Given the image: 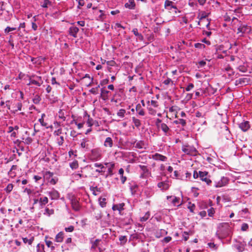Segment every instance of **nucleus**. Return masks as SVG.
I'll list each match as a JSON object with an SVG mask.
<instances>
[{
    "label": "nucleus",
    "instance_id": "obj_40",
    "mask_svg": "<svg viewBox=\"0 0 252 252\" xmlns=\"http://www.w3.org/2000/svg\"><path fill=\"white\" fill-rule=\"evenodd\" d=\"M126 111L124 109H120L118 112H117V115L120 117L121 118H123L125 117V114L126 113Z\"/></svg>",
    "mask_w": 252,
    "mask_h": 252
},
{
    "label": "nucleus",
    "instance_id": "obj_29",
    "mask_svg": "<svg viewBox=\"0 0 252 252\" xmlns=\"http://www.w3.org/2000/svg\"><path fill=\"white\" fill-rule=\"evenodd\" d=\"M161 130L164 132L165 135H167L168 132L169 131V128L166 124L162 123L160 124V126Z\"/></svg>",
    "mask_w": 252,
    "mask_h": 252
},
{
    "label": "nucleus",
    "instance_id": "obj_31",
    "mask_svg": "<svg viewBox=\"0 0 252 252\" xmlns=\"http://www.w3.org/2000/svg\"><path fill=\"white\" fill-rule=\"evenodd\" d=\"M174 123L175 124H180L183 126H184L186 125V121L185 120L183 119H179L177 120H175L174 121Z\"/></svg>",
    "mask_w": 252,
    "mask_h": 252
},
{
    "label": "nucleus",
    "instance_id": "obj_48",
    "mask_svg": "<svg viewBox=\"0 0 252 252\" xmlns=\"http://www.w3.org/2000/svg\"><path fill=\"white\" fill-rule=\"evenodd\" d=\"M64 230L66 232H71L74 230V227L73 225H70L68 227H65Z\"/></svg>",
    "mask_w": 252,
    "mask_h": 252
},
{
    "label": "nucleus",
    "instance_id": "obj_36",
    "mask_svg": "<svg viewBox=\"0 0 252 252\" xmlns=\"http://www.w3.org/2000/svg\"><path fill=\"white\" fill-rule=\"evenodd\" d=\"M99 203L100 206L103 208L106 206V198H99Z\"/></svg>",
    "mask_w": 252,
    "mask_h": 252
},
{
    "label": "nucleus",
    "instance_id": "obj_51",
    "mask_svg": "<svg viewBox=\"0 0 252 252\" xmlns=\"http://www.w3.org/2000/svg\"><path fill=\"white\" fill-rule=\"evenodd\" d=\"M51 4V2L49 0H44L43 3L41 5V6L44 8L48 7V5Z\"/></svg>",
    "mask_w": 252,
    "mask_h": 252
},
{
    "label": "nucleus",
    "instance_id": "obj_32",
    "mask_svg": "<svg viewBox=\"0 0 252 252\" xmlns=\"http://www.w3.org/2000/svg\"><path fill=\"white\" fill-rule=\"evenodd\" d=\"M145 146V143L143 141H139L135 144V148L142 149Z\"/></svg>",
    "mask_w": 252,
    "mask_h": 252
},
{
    "label": "nucleus",
    "instance_id": "obj_21",
    "mask_svg": "<svg viewBox=\"0 0 252 252\" xmlns=\"http://www.w3.org/2000/svg\"><path fill=\"white\" fill-rule=\"evenodd\" d=\"M248 79L247 78H241L235 81L236 85H245L248 83Z\"/></svg>",
    "mask_w": 252,
    "mask_h": 252
},
{
    "label": "nucleus",
    "instance_id": "obj_62",
    "mask_svg": "<svg viewBox=\"0 0 252 252\" xmlns=\"http://www.w3.org/2000/svg\"><path fill=\"white\" fill-rule=\"evenodd\" d=\"M100 91H101V94H108L109 93V91H108L106 90V88L105 87L102 88L100 89Z\"/></svg>",
    "mask_w": 252,
    "mask_h": 252
},
{
    "label": "nucleus",
    "instance_id": "obj_26",
    "mask_svg": "<svg viewBox=\"0 0 252 252\" xmlns=\"http://www.w3.org/2000/svg\"><path fill=\"white\" fill-rule=\"evenodd\" d=\"M104 145L105 147H112L113 146V140L111 137H108L106 138Z\"/></svg>",
    "mask_w": 252,
    "mask_h": 252
},
{
    "label": "nucleus",
    "instance_id": "obj_60",
    "mask_svg": "<svg viewBox=\"0 0 252 252\" xmlns=\"http://www.w3.org/2000/svg\"><path fill=\"white\" fill-rule=\"evenodd\" d=\"M189 235V233L188 232H184V233H183V237H184V239L185 240V241H187L188 239H189V236L188 235Z\"/></svg>",
    "mask_w": 252,
    "mask_h": 252
},
{
    "label": "nucleus",
    "instance_id": "obj_20",
    "mask_svg": "<svg viewBox=\"0 0 252 252\" xmlns=\"http://www.w3.org/2000/svg\"><path fill=\"white\" fill-rule=\"evenodd\" d=\"M124 203H120L119 204L114 205L112 207V209L114 211L118 210L119 214L122 215L121 212L124 210Z\"/></svg>",
    "mask_w": 252,
    "mask_h": 252
},
{
    "label": "nucleus",
    "instance_id": "obj_2",
    "mask_svg": "<svg viewBox=\"0 0 252 252\" xmlns=\"http://www.w3.org/2000/svg\"><path fill=\"white\" fill-rule=\"evenodd\" d=\"M182 150L186 154L192 156H196L198 152L194 147L189 145H183Z\"/></svg>",
    "mask_w": 252,
    "mask_h": 252
},
{
    "label": "nucleus",
    "instance_id": "obj_61",
    "mask_svg": "<svg viewBox=\"0 0 252 252\" xmlns=\"http://www.w3.org/2000/svg\"><path fill=\"white\" fill-rule=\"evenodd\" d=\"M172 238L170 236H167V237H165L163 240H162V242H165V243H168L171 240Z\"/></svg>",
    "mask_w": 252,
    "mask_h": 252
},
{
    "label": "nucleus",
    "instance_id": "obj_47",
    "mask_svg": "<svg viewBox=\"0 0 252 252\" xmlns=\"http://www.w3.org/2000/svg\"><path fill=\"white\" fill-rule=\"evenodd\" d=\"M99 12L100 13V15L98 16V19H97V20H99V21H103V19H104V14H103V11L101 10H99Z\"/></svg>",
    "mask_w": 252,
    "mask_h": 252
},
{
    "label": "nucleus",
    "instance_id": "obj_28",
    "mask_svg": "<svg viewBox=\"0 0 252 252\" xmlns=\"http://www.w3.org/2000/svg\"><path fill=\"white\" fill-rule=\"evenodd\" d=\"M136 111L138 114L140 116H144L145 115V112L142 108L140 104H138L136 106Z\"/></svg>",
    "mask_w": 252,
    "mask_h": 252
},
{
    "label": "nucleus",
    "instance_id": "obj_3",
    "mask_svg": "<svg viewBox=\"0 0 252 252\" xmlns=\"http://www.w3.org/2000/svg\"><path fill=\"white\" fill-rule=\"evenodd\" d=\"M29 85H35L37 86H40L43 83L41 77L35 75H32L29 78Z\"/></svg>",
    "mask_w": 252,
    "mask_h": 252
},
{
    "label": "nucleus",
    "instance_id": "obj_11",
    "mask_svg": "<svg viewBox=\"0 0 252 252\" xmlns=\"http://www.w3.org/2000/svg\"><path fill=\"white\" fill-rule=\"evenodd\" d=\"M105 165L109 167L108 169V174L106 176V178L108 176H112L114 174L113 170L115 167V164L113 162H106L105 163Z\"/></svg>",
    "mask_w": 252,
    "mask_h": 252
},
{
    "label": "nucleus",
    "instance_id": "obj_50",
    "mask_svg": "<svg viewBox=\"0 0 252 252\" xmlns=\"http://www.w3.org/2000/svg\"><path fill=\"white\" fill-rule=\"evenodd\" d=\"M33 100V102L35 103V104H37L39 102V101H40L41 99L40 98V96L39 95H35V98H33L32 99Z\"/></svg>",
    "mask_w": 252,
    "mask_h": 252
},
{
    "label": "nucleus",
    "instance_id": "obj_53",
    "mask_svg": "<svg viewBox=\"0 0 252 252\" xmlns=\"http://www.w3.org/2000/svg\"><path fill=\"white\" fill-rule=\"evenodd\" d=\"M208 215L210 217H212L215 213V210L213 208H211L208 210Z\"/></svg>",
    "mask_w": 252,
    "mask_h": 252
},
{
    "label": "nucleus",
    "instance_id": "obj_6",
    "mask_svg": "<svg viewBox=\"0 0 252 252\" xmlns=\"http://www.w3.org/2000/svg\"><path fill=\"white\" fill-rule=\"evenodd\" d=\"M71 204L72 208L75 211H79L80 209V206L79 203L78 199L75 197H72L71 199Z\"/></svg>",
    "mask_w": 252,
    "mask_h": 252
},
{
    "label": "nucleus",
    "instance_id": "obj_52",
    "mask_svg": "<svg viewBox=\"0 0 252 252\" xmlns=\"http://www.w3.org/2000/svg\"><path fill=\"white\" fill-rule=\"evenodd\" d=\"M249 228V225L247 223H244L241 226V230L242 231H247Z\"/></svg>",
    "mask_w": 252,
    "mask_h": 252
},
{
    "label": "nucleus",
    "instance_id": "obj_59",
    "mask_svg": "<svg viewBox=\"0 0 252 252\" xmlns=\"http://www.w3.org/2000/svg\"><path fill=\"white\" fill-rule=\"evenodd\" d=\"M206 62L204 61H201L198 62V67H202L206 65Z\"/></svg>",
    "mask_w": 252,
    "mask_h": 252
},
{
    "label": "nucleus",
    "instance_id": "obj_34",
    "mask_svg": "<svg viewBox=\"0 0 252 252\" xmlns=\"http://www.w3.org/2000/svg\"><path fill=\"white\" fill-rule=\"evenodd\" d=\"M209 13H207L205 11H202L200 12L198 16V18L199 19V20H201L204 18H205L208 17Z\"/></svg>",
    "mask_w": 252,
    "mask_h": 252
},
{
    "label": "nucleus",
    "instance_id": "obj_49",
    "mask_svg": "<svg viewBox=\"0 0 252 252\" xmlns=\"http://www.w3.org/2000/svg\"><path fill=\"white\" fill-rule=\"evenodd\" d=\"M194 46L196 48H200V49H204L205 47V46L204 44L200 43H195L194 45Z\"/></svg>",
    "mask_w": 252,
    "mask_h": 252
},
{
    "label": "nucleus",
    "instance_id": "obj_17",
    "mask_svg": "<svg viewBox=\"0 0 252 252\" xmlns=\"http://www.w3.org/2000/svg\"><path fill=\"white\" fill-rule=\"evenodd\" d=\"M173 2L169 0H166L164 2V7L169 10H171L172 8L177 9L176 5L173 4Z\"/></svg>",
    "mask_w": 252,
    "mask_h": 252
},
{
    "label": "nucleus",
    "instance_id": "obj_58",
    "mask_svg": "<svg viewBox=\"0 0 252 252\" xmlns=\"http://www.w3.org/2000/svg\"><path fill=\"white\" fill-rule=\"evenodd\" d=\"M194 87V85L192 83L189 84V85L186 88V90L187 91H189L191 89H192Z\"/></svg>",
    "mask_w": 252,
    "mask_h": 252
},
{
    "label": "nucleus",
    "instance_id": "obj_44",
    "mask_svg": "<svg viewBox=\"0 0 252 252\" xmlns=\"http://www.w3.org/2000/svg\"><path fill=\"white\" fill-rule=\"evenodd\" d=\"M54 213V210L52 209H49V208H46L45 209L44 214L47 215L48 216H50Z\"/></svg>",
    "mask_w": 252,
    "mask_h": 252
},
{
    "label": "nucleus",
    "instance_id": "obj_16",
    "mask_svg": "<svg viewBox=\"0 0 252 252\" xmlns=\"http://www.w3.org/2000/svg\"><path fill=\"white\" fill-rule=\"evenodd\" d=\"M48 178H49V181L48 182L52 185H55L57 182V181H58V179L57 178H53V173L50 172V171H48V172H46V174H45Z\"/></svg>",
    "mask_w": 252,
    "mask_h": 252
},
{
    "label": "nucleus",
    "instance_id": "obj_15",
    "mask_svg": "<svg viewBox=\"0 0 252 252\" xmlns=\"http://www.w3.org/2000/svg\"><path fill=\"white\" fill-rule=\"evenodd\" d=\"M157 186L158 188H160L162 191L166 190L168 189L169 188V185L168 184V182L167 181L159 182Z\"/></svg>",
    "mask_w": 252,
    "mask_h": 252
},
{
    "label": "nucleus",
    "instance_id": "obj_37",
    "mask_svg": "<svg viewBox=\"0 0 252 252\" xmlns=\"http://www.w3.org/2000/svg\"><path fill=\"white\" fill-rule=\"evenodd\" d=\"M100 240L96 239L94 242L91 241V243L92 244V246L91 247L92 249H95L98 246L99 243L100 242Z\"/></svg>",
    "mask_w": 252,
    "mask_h": 252
},
{
    "label": "nucleus",
    "instance_id": "obj_18",
    "mask_svg": "<svg viewBox=\"0 0 252 252\" xmlns=\"http://www.w3.org/2000/svg\"><path fill=\"white\" fill-rule=\"evenodd\" d=\"M94 166L95 167H98V169H97L95 170V172H98L99 173H100V174H102L105 172L104 169L105 168L103 165L102 164L99 163H95L94 164Z\"/></svg>",
    "mask_w": 252,
    "mask_h": 252
},
{
    "label": "nucleus",
    "instance_id": "obj_4",
    "mask_svg": "<svg viewBox=\"0 0 252 252\" xmlns=\"http://www.w3.org/2000/svg\"><path fill=\"white\" fill-rule=\"evenodd\" d=\"M199 175H200V180L205 182L207 185H210L211 184L212 181L210 179V176L208 172L199 171Z\"/></svg>",
    "mask_w": 252,
    "mask_h": 252
},
{
    "label": "nucleus",
    "instance_id": "obj_1",
    "mask_svg": "<svg viewBox=\"0 0 252 252\" xmlns=\"http://www.w3.org/2000/svg\"><path fill=\"white\" fill-rule=\"evenodd\" d=\"M230 228L228 223L224 222L220 223L218 227L216 235L220 239L225 238L229 235Z\"/></svg>",
    "mask_w": 252,
    "mask_h": 252
},
{
    "label": "nucleus",
    "instance_id": "obj_12",
    "mask_svg": "<svg viewBox=\"0 0 252 252\" xmlns=\"http://www.w3.org/2000/svg\"><path fill=\"white\" fill-rule=\"evenodd\" d=\"M79 31V30L77 27L73 26L69 28L68 30V33L70 35L75 38L77 37V34Z\"/></svg>",
    "mask_w": 252,
    "mask_h": 252
},
{
    "label": "nucleus",
    "instance_id": "obj_56",
    "mask_svg": "<svg viewBox=\"0 0 252 252\" xmlns=\"http://www.w3.org/2000/svg\"><path fill=\"white\" fill-rule=\"evenodd\" d=\"M163 83L166 85H169L170 83H171L172 84H173V81H172V80L171 79H169V78H167V79L163 81Z\"/></svg>",
    "mask_w": 252,
    "mask_h": 252
},
{
    "label": "nucleus",
    "instance_id": "obj_19",
    "mask_svg": "<svg viewBox=\"0 0 252 252\" xmlns=\"http://www.w3.org/2000/svg\"><path fill=\"white\" fill-rule=\"evenodd\" d=\"M139 167L143 172L142 174L141 175V177H143L144 176H147V175L150 174V172L146 166L143 165H139Z\"/></svg>",
    "mask_w": 252,
    "mask_h": 252
},
{
    "label": "nucleus",
    "instance_id": "obj_5",
    "mask_svg": "<svg viewBox=\"0 0 252 252\" xmlns=\"http://www.w3.org/2000/svg\"><path fill=\"white\" fill-rule=\"evenodd\" d=\"M90 140L88 138H83L81 141L80 147L85 151H88L90 149Z\"/></svg>",
    "mask_w": 252,
    "mask_h": 252
},
{
    "label": "nucleus",
    "instance_id": "obj_38",
    "mask_svg": "<svg viewBox=\"0 0 252 252\" xmlns=\"http://www.w3.org/2000/svg\"><path fill=\"white\" fill-rule=\"evenodd\" d=\"M70 167L72 169H76L78 167V163L77 160H74L70 163Z\"/></svg>",
    "mask_w": 252,
    "mask_h": 252
},
{
    "label": "nucleus",
    "instance_id": "obj_14",
    "mask_svg": "<svg viewBox=\"0 0 252 252\" xmlns=\"http://www.w3.org/2000/svg\"><path fill=\"white\" fill-rule=\"evenodd\" d=\"M239 127L243 131H246L250 128V125L248 121H243L239 124Z\"/></svg>",
    "mask_w": 252,
    "mask_h": 252
},
{
    "label": "nucleus",
    "instance_id": "obj_33",
    "mask_svg": "<svg viewBox=\"0 0 252 252\" xmlns=\"http://www.w3.org/2000/svg\"><path fill=\"white\" fill-rule=\"evenodd\" d=\"M132 122L134 123L135 126L137 128L139 127L141 125L140 121L134 117H132Z\"/></svg>",
    "mask_w": 252,
    "mask_h": 252
},
{
    "label": "nucleus",
    "instance_id": "obj_30",
    "mask_svg": "<svg viewBox=\"0 0 252 252\" xmlns=\"http://www.w3.org/2000/svg\"><path fill=\"white\" fill-rule=\"evenodd\" d=\"M36 252H46L45 246L42 244H38L36 246Z\"/></svg>",
    "mask_w": 252,
    "mask_h": 252
},
{
    "label": "nucleus",
    "instance_id": "obj_42",
    "mask_svg": "<svg viewBox=\"0 0 252 252\" xmlns=\"http://www.w3.org/2000/svg\"><path fill=\"white\" fill-rule=\"evenodd\" d=\"M59 113V117L63 119V121L65 120V117L64 116V112H63V110L60 109L58 112Z\"/></svg>",
    "mask_w": 252,
    "mask_h": 252
},
{
    "label": "nucleus",
    "instance_id": "obj_55",
    "mask_svg": "<svg viewBox=\"0 0 252 252\" xmlns=\"http://www.w3.org/2000/svg\"><path fill=\"white\" fill-rule=\"evenodd\" d=\"M16 30L15 28H10L9 27H7L5 28V29L4 30V32L6 33H8V32H10L11 31H14V30Z\"/></svg>",
    "mask_w": 252,
    "mask_h": 252
},
{
    "label": "nucleus",
    "instance_id": "obj_64",
    "mask_svg": "<svg viewBox=\"0 0 252 252\" xmlns=\"http://www.w3.org/2000/svg\"><path fill=\"white\" fill-rule=\"evenodd\" d=\"M58 140V144H59V145H62L63 144V141H64L63 137L62 136H61Z\"/></svg>",
    "mask_w": 252,
    "mask_h": 252
},
{
    "label": "nucleus",
    "instance_id": "obj_8",
    "mask_svg": "<svg viewBox=\"0 0 252 252\" xmlns=\"http://www.w3.org/2000/svg\"><path fill=\"white\" fill-rule=\"evenodd\" d=\"M167 199L169 200L174 206H179L181 205L180 203V198L175 196H167Z\"/></svg>",
    "mask_w": 252,
    "mask_h": 252
},
{
    "label": "nucleus",
    "instance_id": "obj_7",
    "mask_svg": "<svg viewBox=\"0 0 252 252\" xmlns=\"http://www.w3.org/2000/svg\"><path fill=\"white\" fill-rule=\"evenodd\" d=\"M228 179L227 178L222 177L221 178L220 180L219 181H216L215 182V187L216 188H220L224 186L228 183Z\"/></svg>",
    "mask_w": 252,
    "mask_h": 252
},
{
    "label": "nucleus",
    "instance_id": "obj_35",
    "mask_svg": "<svg viewBox=\"0 0 252 252\" xmlns=\"http://www.w3.org/2000/svg\"><path fill=\"white\" fill-rule=\"evenodd\" d=\"M33 179L35 182L41 183V185L43 184V180L41 176L38 175H35L33 177Z\"/></svg>",
    "mask_w": 252,
    "mask_h": 252
},
{
    "label": "nucleus",
    "instance_id": "obj_54",
    "mask_svg": "<svg viewBox=\"0 0 252 252\" xmlns=\"http://www.w3.org/2000/svg\"><path fill=\"white\" fill-rule=\"evenodd\" d=\"M148 111H149V113L150 115H155L156 114V111L155 109H154L151 107L148 108Z\"/></svg>",
    "mask_w": 252,
    "mask_h": 252
},
{
    "label": "nucleus",
    "instance_id": "obj_63",
    "mask_svg": "<svg viewBox=\"0 0 252 252\" xmlns=\"http://www.w3.org/2000/svg\"><path fill=\"white\" fill-rule=\"evenodd\" d=\"M208 245L211 248H213L215 250H217V247L216 246V245L214 243H209L208 244Z\"/></svg>",
    "mask_w": 252,
    "mask_h": 252
},
{
    "label": "nucleus",
    "instance_id": "obj_10",
    "mask_svg": "<svg viewBox=\"0 0 252 252\" xmlns=\"http://www.w3.org/2000/svg\"><path fill=\"white\" fill-rule=\"evenodd\" d=\"M152 158L156 160L165 161L167 159V158L163 155L158 153H156L152 156Z\"/></svg>",
    "mask_w": 252,
    "mask_h": 252
},
{
    "label": "nucleus",
    "instance_id": "obj_23",
    "mask_svg": "<svg viewBox=\"0 0 252 252\" xmlns=\"http://www.w3.org/2000/svg\"><path fill=\"white\" fill-rule=\"evenodd\" d=\"M49 195L52 199H57L60 197V194L58 191L54 189L49 192Z\"/></svg>",
    "mask_w": 252,
    "mask_h": 252
},
{
    "label": "nucleus",
    "instance_id": "obj_24",
    "mask_svg": "<svg viewBox=\"0 0 252 252\" xmlns=\"http://www.w3.org/2000/svg\"><path fill=\"white\" fill-rule=\"evenodd\" d=\"M48 202V198L46 196L40 197L39 199V203L40 206L42 208Z\"/></svg>",
    "mask_w": 252,
    "mask_h": 252
},
{
    "label": "nucleus",
    "instance_id": "obj_57",
    "mask_svg": "<svg viewBox=\"0 0 252 252\" xmlns=\"http://www.w3.org/2000/svg\"><path fill=\"white\" fill-rule=\"evenodd\" d=\"M189 204L190 205L188 206V208L189 211L192 213L193 212V210L195 207V206L194 204H191L190 203H189Z\"/></svg>",
    "mask_w": 252,
    "mask_h": 252
},
{
    "label": "nucleus",
    "instance_id": "obj_25",
    "mask_svg": "<svg viewBox=\"0 0 252 252\" xmlns=\"http://www.w3.org/2000/svg\"><path fill=\"white\" fill-rule=\"evenodd\" d=\"M125 6L126 8H128L130 9H134L135 6L134 0H129L125 4Z\"/></svg>",
    "mask_w": 252,
    "mask_h": 252
},
{
    "label": "nucleus",
    "instance_id": "obj_9",
    "mask_svg": "<svg viewBox=\"0 0 252 252\" xmlns=\"http://www.w3.org/2000/svg\"><path fill=\"white\" fill-rule=\"evenodd\" d=\"M92 158L95 160H99L101 158V154L100 151L97 149H93L91 151Z\"/></svg>",
    "mask_w": 252,
    "mask_h": 252
},
{
    "label": "nucleus",
    "instance_id": "obj_43",
    "mask_svg": "<svg viewBox=\"0 0 252 252\" xmlns=\"http://www.w3.org/2000/svg\"><path fill=\"white\" fill-rule=\"evenodd\" d=\"M150 214L149 212H147L145 216L142 218H141V221H146L150 217Z\"/></svg>",
    "mask_w": 252,
    "mask_h": 252
},
{
    "label": "nucleus",
    "instance_id": "obj_46",
    "mask_svg": "<svg viewBox=\"0 0 252 252\" xmlns=\"http://www.w3.org/2000/svg\"><path fill=\"white\" fill-rule=\"evenodd\" d=\"M87 124L88 126H92L94 125V120L92 118H90V116H88V119L87 122Z\"/></svg>",
    "mask_w": 252,
    "mask_h": 252
},
{
    "label": "nucleus",
    "instance_id": "obj_22",
    "mask_svg": "<svg viewBox=\"0 0 252 252\" xmlns=\"http://www.w3.org/2000/svg\"><path fill=\"white\" fill-rule=\"evenodd\" d=\"M248 28H249L247 25L241 24L237 29L238 32L237 33L238 34L239 33H241L243 34L247 32Z\"/></svg>",
    "mask_w": 252,
    "mask_h": 252
},
{
    "label": "nucleus",
    "instance_id": "obj_27",
    "mask_svg": "<svg viewBox=\"0 0 252 252\" xmlns=\"http://www.w3.org/2000/svg\"><path fill=\"white\" fill-rule=\"evenodd\" d=\"M64 237V233L63 232H60L57 234L55 237L56 241L57 242H62Z\"/></svg>",
    "mask_w": 252,
    "mask_h": 252
},
{
    "label": "nucleus",
    "instance_id": "obj_39",
    "mask_svg": "<svg viewBox=\"0 0 252 252\" xmlns=\"http://www.w3.org/2000/svg\"><path fill=\"white\" fill-rule=\"evenodd\" d=\"M119 240L121 242V245H124L127 241V238L126 236H120L119 237Z\"/></svg>",
    "mask_w": 252,
    "mask_h": 252
},
{
    "label": "nucleus",
    "instance_id": "obj_13",
    "mask_svg": "<svg viewBox=\"0 0 252 252\" xmlns=\"http://www.w3.org/2000/svg\"><path fill=\"white\" fill-rule=\"evenodd\" d=\"M129 189L132 195H134L138 189V186L134 182H131L129 183Z\"/></svg>",
    "mask_w": 252,
    "mask_h": 252
},
{
    "label": "nucleus",
    "instance_id": "obj_45",
    "mask_svg": "<svg viewBox=\"0 0 252 252\" xmlns=\"http://www.w3.org/2000/svg\"><path fill=\"white\" fill-rule=\"evenodd\" d=\"M23 240L24 243H28L29 245H31L33 242V238L28 239L27 238H23Z\"/></svg>",
    "mask_w": 252,
    "mask_h": 252
},
{
    "label": "nucleus",
    "instance_id": "obj_41",
    "mask_svg": "<svg viewBox=\"0 0 252 252\" xmlns=\"http://www.w3.org/2000/svg\"><path fill=\"white\" fill-rule=\"evenodd\" d=\"M13 184H9L6 188L4 189V190L7 192V193H10L12 189H13Z\"/></svg>",
    "mask_w": 252,
    "mask_h": 252
}]
</instances>
